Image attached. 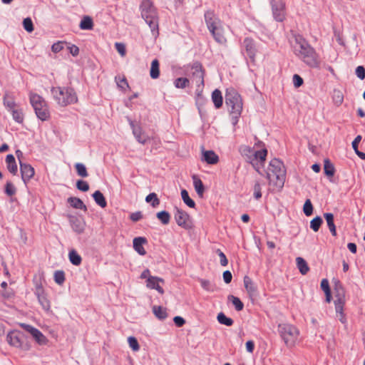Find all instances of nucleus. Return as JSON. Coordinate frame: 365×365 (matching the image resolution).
Returning <instances> with one entry per match:
<instances>
[{"mask_svg":"<svg viewBox=\"0 0 365 365\" xmlns=\"http://www.w3.org/2000/svg\"><path fill=\"white\" fill-rule=\"evenodd\" d=\"M239 151L252 165L255 170L262 174L261 166H263L267 155V150L263 142L258 140L253 148L245 145H241Z\"/></svg>","mask_w":365,"mask_h":365,"instance_id":"obj_1","label":"nucleus"},{"mask_svg":"<svg viewBox=\"0 0 365 365\" xmlns=\"http://www.w3.org/2000/svg\"><path fill=\"white\" fill-rule=\"evenodd\" d=\"M266 174L269 185L272 191H279L284 186L286 176L283 163L277 158L271 160Z\"/></svg>","mask_w":365,"mask_h":365,"instance_id":"obj_2","label":"nucleus"},{"mask_svg":"<svg viewBox=\"0 0 365 365\" xmlns=\"http://www.w3.org/2000/svg\"><path fill=\"white\" fill-rule=\"evenodd\" d=\"M294 52L308 66L317 68L320 66V59L314 48L303 39H297Z\"/></svg>","mask_w":365,"mask_h":365,"instance_id":"obj_3","label":"nucleus"},{"mask_svg":"<svg viewBox=\"0 0 365 365\" xmlns=\"http://www.w3.org/2000/svg\"><path fill=\"white\" fill-rule=\"evenodd\" d=\"M204 16L207 27L215 41L220 44H225L227 43V38L220 19L212 11H206Z\"/></svg>","mask_w":365,"mask_h":365,"instance_id":"obj_4","label":"nucleus"},{"mask_svg":"<svg viewBox=\"0 0 365 365\" xmlns=\"http://www.w3.org/2000/svg\"><path fill=\"white\" fill-rule=\"evenodd\" d=\"M140 10L142 18L148 24L153 36L156 38L159 34L158 16L153 2L150 0H143Z\"/></svg>","mask_w":365,"mask_h":365,"instance_id":"obj_5","label":"nucleus"},{"mask_svg":"<svg viewBox=\"0 0 365 365\" xmlns=\"http://www.w3.org/2000/svg\"><path fill=\"white\" fill-rule=\"evenodd\" d=\"M51 93L56 103L61 106H66L78 101V97L71 88L53 87Z\"/></svg>","mask_w":365,"mask_h":365,"instance_id":"obj_6","label":"nucleus"},{"mask_svg":"<svg viewBox=\"0 0 365 365\" xmlns=\"http://www.w3.org/2000/svg\"><path fill=\"white\" fill-rule=\"evenodd\" d=\"M278 332L287 346L296 345L299 336V331L296 327L290 324H279Z\"/></svg>","mask_w":365,"mask_h":365,"instance_id":"obj_7","label":"nucleus"},{"mask_svg":"<svg viewBox=\"0 0 365 365\" xmlns=\"http://www.w3.org/2000/svg\"><path fill=\"white\" fill-rule=\"evenodd\" d=\"M225 103L232 113L240 115L242 110V101L240 95L233 88L226 90Z\"/></svg>","mask_w":365,"mask_h":365,"instance_id":"obj_8","label":"nucleus"},{"mask_svg":"<svg viewBox=\"0 0 365 365\" xmlns=\"http://www.w3.org/2000/svg\"><path fill=\"white\" fill-rule=\"evenodd\" d=\"M29 98L37 117L41 120H47L50 114L45 100L38 94L34 93H30Z\"/></svg>","mask_w":365,"mask_h":365,"instance_id":"obj_9","label":"nucleus"},{"mask_svg":"<svg viewBox=\"0 0 365 365\" xmlns=\"http://www.w3.org/2000/svg\"><path fill=\"white\" fill-rule=\"evenodd\" d=\"M6 341L10 346L14 347L24 351H27L30 349L26 336L19 330L9 331L6 335Z\"/></svg>","mask_w":365,"mask_h":365,"instance_id":"obj_10","label":"nucleus"},{"mask_svg":"<svg viewBox=\"0 0 365 365\" xmlns=\"http://www.w3.org/2000/svg\"><path fill=\"white\" fill-rule=\"evenodd\" d=\"M334 305L336 317L342 324L346 323L345 314L344 313V307L345 304L344 290L341 286H336L334 292Z\"/></svg>","mask_w":365,"mask_h":365,"instance_id":"obj_11","label":"nucleus"},{"mask_svg":"<svg viewBox=\"0 0 365 365\" xmlns=\"http://www.w3.org/2000/svg\"><path fill=\"white\" fill-rule=\"evenodd\" d=\"M190 82L195 84L197 88V91H202L204 86V71L202 65L199 63H195L191 66V72L190 74Z\"/></svg>","mask_w":365,"mask_h":365,"instance_id":"obj_12","label":"nucleus"},{"mask_svg":"<svg viewBox=\"0 0 365 365\" xmlns=\"http://www.w3.org/2000/svg\"><path fill=\"white\" fill-rule=\"evenodd\" d=\"M272 11L274 19L282 22L286 18V4L284 0H271Z\"/></svg>","mask_w":365,"mask_h":365,"instance_id":"obj_13","label":"nucleus"},{"mask_svg":"<svg viewBox=\"0 0 365 365\" xmlns=\"http://www.w3.org/2000/svg\"><path fill=\"white\" fill-rule=\"evenodd\" d=\"M174 218L178 226L189 230L192 227V221L190 215L184 210L175 207Z\"/></svg>","mask_w":365,"mask_h":365,"instance_id":"obj_14","label":"nucleus"},{"mask_svg":"<svg viewBox=\"0 0 365 365\" xmlns=\"http://www.w3.org/2000/svg\"><path fill=\"white\" fill-rule=\"evenodd\" d=\"M242 48L245 55L252 63H255L257 53V46L254 39L246 37L243 41Z\"/></svg>","mask_w":365,"mask_h":365,"instance_id":"obj_15","label":"nucleus"},{"mask_svg":"<svg viewBox=\"0 0 365 365\" xmlns=\"http://www.w3.org/2000/svg\"><path fill=\"white\" fill-rule=\"evenodd\" d=\"M19 325L29 331L39 345H46L47 344V338L38 329L24 323H21Z\"/></svg>","mask_w":365,"mask_h":365,"instance_id":"obj_16","label":"nucleus"},{"mask_svg":"<svg viewBox=\"0 0 365 365\" xmlns=\"http://www.w3.org/2000/svg\"><path fill=\"white\" fill-rule=\"evenodd\" d=\"M35 294L43 309L46 311H49L51 308V303L47 297L44 289L41 284L36 285Z\"/></svg>","mask_w":365,"mask_h":365,"instance_id":"obj_17","label":"nucleus"},{"mask_svg":"<svg viewBox=\"0 0 365 365\" xmlns=\"http://www.w3.org/2000/svg\"><path fill=\"white\" fill-rule=\"evenodd\" d=\"M20 170L21 174L22 180L25 184L34 176L35 170L34 168L29 164L22 163L20 161Z\"/></svg>","mask_w":365,"mask_h":365,"instance_id":"obj_18","label":"nucleus"},{"mask_svg":"<svg viewBox=\"0 0 365 365\" xmlns=\"http://www.w3.org/2000/svg\"><path fill=\"white\" fill-rule=\"evenodd\" d=\"M164 282L165 281L163 279L153 276L146 280V287L150 289H155L159 294H163L164 289L160 284H164Z\"/></svg>","mask_w":365,"mask_h":365,"instance_id":"obj_19","label":"nucleus"},{"mask_svg":"<svg viewBox=\"0 0 365 365\" xmlns=\"http://www.w3.org/2000/svg\"><path fill=\"white\" fill-rule=\"evenodd\" d=\"M133 248L134 250L142 256L145 255L146 251L143 247V245L147 243V240L143 237H138L133 239Z\"/></svg>","mask_w":365,"mask_h":365,"instance_id":"obj_20","label":"nucleus"},{"mask_svg":"<svg viewBox=\"0 0 365 365\" xmlns=\"http://www.w3.org/2000/svg\"><path fill=\"white\" fill-rule=\"evenodd\" d=\"M131 126L133 128V133L137 140L141 144H145L149 139L148 136L144 133L140 126H135L133 123H131Z\"/></svg>","mask_w":365,"mask_h":365,"instance_id":"obj_21","label":"nucleus"},{"mask_svg":"<svg viewBox=\"0 0 365 365\" xmlns=\"http://www.w3.org/2000/svg\"><path fill=\"white\" fill-rule=\"evenodd\" d=\"M202 160L207 164L215 165L219 162V157L213 150H203Z\"/></svg>","mask_w":365,"mask_h":365,"instance_id":"obj_22","label":"nucleus"},{"mask_svg":"<svg viewBox=\"0 0 365 365\" xmlns=\"http://www.w3.org/2000/svg\"><path fill=\"white\" fill-rule=\"evenodd\" d=\"M6 163L8 170L13 175H16L18 172V167L14 156L9 154L6 157Z\"/></svg>","mask_w":365,"mask_h":365,"instance_id":"obj_23","label":"nucleus"},{"mask_svg":"<svg viewBox=\"0 0 365 365\" xmlns=\"http://www.w3.org/2000/svg\"><path fill=\"white\" fill-rule=\"evenodd\" d=\"M244 282V286L250 296H253L257 292V287L255 284V283L252 282V279L248 277L245 276L243 279Z\"/></svg>","mask_w":365,"mask_h":365,"instance_id":"obj_24","label":"nucleus"},{"mask_svg":"<svg viewBox=\"0 0 365 365\" xmlns=\"http://www.w3.org/2000/svg\"><path fill=\"white\" fill-rule=\"evenodd\" d=\"M324 217L326 220L330 232L334 237H336L337 235V233L336 226L334 222V215L332 213L326 212L324 213Z\"/></svg>","mask_w":365,"mask_h":365,"instance_id":"obj_25","label":"nucleus"},{"mask_svg":"<svg viewBox=\"0 0 365 365\" xmlns=\"http://www.w3.org/2000/svg\"><path fill=\"white\" fill-rule=\"evenodd\" d=\"M212 101L216 108H220L222 106L223 98L220 90L215 89L212 93Z\"/></svg>","mask_w":365,"mask_h":365,"instance_id":"obj_26","label":"nucleus"},{"mask_svg":"<svg viewBox=\"0 0 365 365\" xmlns=\"http://www.w3.org/2000/svg\"><path fill=\"white\" fill-rule=\"evenodd\" d=\"M68 202L73 208L83 210L84 211L87 210V207L84 205L83 202L78 197H71L68 198Z\"/></svg>","mask_w":365,"mask_h":365,"instance_id":"obj_27","label":"nucleus"},{"mask_svg":"<svg viewBox=\"0 0 365 365\" xmlns=\"http://www.w3.org/2000/svg\"><path fill=\"white\" fill-rule=\"evenodd\" d=\"M150 76L153 79H156L160 76V63L158 59H154L151 62Z\"/></svg>","mask_w":365,"mask_h":365,"instance_id":"obj_28","label":"nucleus"},{"mask_svg":"<svg viewBox=\"0 0 365 365\" xmlns=\"http://www.w3.org/2000/svg\"><path fill=\"white\" fill-rule=\"evenodd\" d=\"M192 180L196 192L200 197H202L205 192V187L202 180L195 175L192 177Z\"/></svg>","mask_w":365,"mask_h":365,"instance_id":"obj_29","label":"nucleus"},{"mask_svg":"<svg viewBox=\"0 0 365 365\" xmlns=\"http://www.w3.org/2000/svg\"><path fill=\"white\" fill-rule=\"evenodd\" d=\"M296 263L297 268L299 269L300 273L303 275L306 274L309 270V267L307 263V262L300 257L296 258Z\"/></svg>","mask_w":365,"mask_h":365,"instance_id":"obj_30","label":"nucleus"},{"mask_svg":"<svg viewBox=\"0 0 365 365\" xmlns=\"http://www.w3.org/2000/svg\"><path fill=\"white\" fill-rule=\"evenodd\" d=\"M79 27L82 30H92L93 28V21L91 17L88 16H83L80 22Z\"/></svg>","mask_w":365,"mask_h":365,"instance_id":"obj_31","label":"nucleus"},{"mask_svg":"<svg viewBox=\"0 0 365 365\" xmlns=\"http://www.w3.org/2000/svg\"><path fill=\"white\" fill-rule=\"evenodd\" d=\"M93 197L96 202V203L99 205L100 207H101L102 208H104L106 207L107 205V202L106 200V198L105 197L103 196V193L99 191V190H96L93 194Z\"/></svg>","mask_w":365,"mask_h":365,"instance_id":"obj_32","label":"nucleus"},{"mask_svg":"<svg viewBox=\"0 0 365 365\" xmlns=\"http://www.w3.org/2000/svg\"><path fill=\"white\" fill-rule=\"evenodd\" d=\"M153 312L155 316L159 319H165L168 317L166 309L161 306H153Z\"/></svg>","mask_w":365,"mask_h":365,"instance_id":"obj_33","label":"nucleus"},{"mask_svg":"<svg viewBox=\"0 0 365 365\" xmlns=\"http://www.w3.org/2000/svg\"><path fill=\"white\" fill-rule=\"evenodd\" d=\"M321 288L324 292L326 295V302L329 303L331 302V290L329 288V283L328 279H323L321 282Z\"/></svg>","mask_w":365,"mask_h":365,"instance_id":"obj_34","label":"nucleus"},{"mask_svg":"<svg viewBox=\"0 0 365 365\" xmlns=\"http://www.w3.org/2000/svg\"><path fill=\"white\" fill-rule=\"evenodd\" d=\"M324 171L328 177H333L334 175V166L329 159H325L324 161Z\"/></svg>","mask_w":365,"mask_h":365,"instance_id":"obj_35","label":"nucleus"},{"mask_svg":"<svg viewBox=\"0 0 365 365\" xmlns=\"http://www.w3.org/2000/svg\"><path fill=\"white\" fill-rule=\"evenodd\" d=\"M68 257L70 262L73 265L78 266L81 264L82 258L76 250H72L71 251H70L68 254Z\"/></svg>","mask_w":365,"mask_h":365,"instance_id":"obj_36","label":"nucleus"},{"mask_svg":"<svg viewBox=\"0 0 365 365\" xmlns=\"http://www.w3.org/2000/svg\"><path fill=\"white\" fill-rule=\"evenodd\" d=\"M217 319L220 324L227 327L232 326L234 323V321L231 318L227 317L223 312H220L217 314Z\"/></svg>","mask_w":365,"mask_h":365,"instance_id":"obj_37","label":"nucleus"},{"mask_svg":"<svg viewBox=\"0 0 365 365\" xmlns=\"http://www.w3.org/2000/svg\"><path fill=\"white\" fill-rule=\"evenodd\" d=\"M12 114L13 119L19 123H22L24 119V113L21 109L18 107L10 111Z\"/></svg>","mask_w":365,"mask_h":365,"instance_id":"obj_38","label":"nucleus"},{"mask_svg":"<svg viewBox=\"0 0 365 365\" xmlns=\"http://www.w3.org/2000/svg\"><path fill=\"white\" fill-rule=\"evenodd\" d=\"M333 101L336 106H340L344 101V95L342 92L339 89H334L332 96Z\"/></svg>","mask_w":365,"mask_h":365,"instance_id":"obj_39","label":"nucleus"},{"mask_svg":"<svg viewBox=\"0 0 365 365\" xmlns=\"http://www.w3.org/2000/svg\"><path fill=\"white\" fill-rule=\"evenodd\" d=\"M156 217L163 225H168L170 222V215L167 211L158 212Z\"/></svg>","mask_w":365,"mask_h":365,"instance_id":"obj_40","label":"nucleus"},{"mask_svg":"<svg viewBox=\"0 0 365 365\" xmlns=\"http://www.w3.org/2000/svg\"><path fill=\"white\" fill-rule=\"evenodd\" d=\"M228 300L232 303L237 311H241L243 309L244 304L238 297L233 295H229Z\"/></svg>","mask_w":365,"mask_h":365,"instance_id":"obj_41","label":"nucleus"},{"mask_svg":"<svg viewBox=\"0 0 365 365\" xmlns=\"http://www.w3.org/2000/svg\"><path fill=\"white\" fill-rule=\"evenodd\" d=\"M181 197L183 202L190 207L194 208L195 207V202L189 197L188 192L186 190L181 191Z\"/></svg>","mask_w":365,"mask_h":365,"instance_id":"obj_42","label":"nucleus"},{"mask_svg":"<svg viewBox=\"0 0 365 365\" xmlns=\"http://www.w3.org/2000/svg\"><path fill=\"white\" fill-rule=\"evenodd\" d=\"M322 223L323 220L322 217L319 216H317L311 220L310 227L313 231L317 232L319 230Z\"/></svg>","mask_w":365,"mask_h":365,"instance_id":"obj_43","label":"nucleus"},{"mask_svg":"<svg viewBox=\"0 0 365 365\" xmlns=\"http://www.w3.org/2000/svg\"><path fill=\"white\" fill-rule=\"evenodd\" d=\"M147 202H150L153 207H156L160 205V200L155 192L150 193L145 197Z\"/></svg>","mask_w":365,"mask_h":365,"instance_id":"obj_44","label":"nucleus"},{"mask_svg":"<svg viewBox=\"0 0 365 365\" xmlns=\"http://www.w3.org/2000/svg\"><path fill=\"white\" fill-rule=\"evenodd\" d=\"M174 85L178 88H185L190 86V80L187 78H178L175 80Z\"/></svg>","mask_w":365,"mask_h":365,"instance_id":"obj_45","label":"nucleus"},{"mask_svg":"<svg viewBox=\"0 0 365 365\" xmlns=\"http://www.w3.org/2000/svg\"><path fill=\"white\" fill-rule=\"evenodd\" d=\"M75 168L77 172V174L82 177V178H86L88 176V173L87 172L86 166L81 163H77L75 165Z\"/></svg>","mask_w":365,"mask_h":365,"instance_id":"obj_46","label":"nucleus"},{"mask_svg":"<svg viewBox=\"0 0 365 365\" xmlns=\"http://www.w3.org/2000/svg\"><path fill=\"white\" fill-rule=\"evenodd\" d=\"M115 80L117 86L123 91H125L126 88H129L128 83L125 76H116Z\"/></svg>","mask_w":365,"mask_h":365,"instance_id":"obj_47","label":"nucleus"},{"mask_svg":"<svg viewBox=\"0 0 365 365\" xmlns=\"http://www.w3.org/2000/svg\"><path fill=\"white\" fill-rule=\"evenodd\" d=\"M54 281L59 285H61L65 281V273L63 271L58 270L54 273Z\"/></svg>","mask_w":365,"mask_h":365,"instance_id":"obj_48","label":"nucleus"},{"mask_svg":"<svg viewBox=\"0 0 365 365\" xmlns=\"http://www.w3.org/2000/svg\"><path fill=\"white\" fill-rule=\"evenodd\" d=\"M303 211L306 216H310L313 212V206L309 199H307L303 207Z\"/></svg>","mask_w":365,"mask_h":365,"instance_id":"obj_49","label":"nucleus"},{"mask_svg":"<svg viewBox=\"0 0 365 365\" xmlns=\"http://www.w3.org/2000/svg\"><path fill=\"white\" fill-rule=\"evenodd\" d=\"M4 104L9 111H11L18 107L12 98H8L6 96H5L4 98Z\"/></svg>","mask_w":365,"mask_h":365,"instance_id":"obj_50","label":"nucleus"},{"mask_svg":"<svg viewBox=\"0 0 365 365\" xmlns=\"http://www.w3.org/2000/svg\"><path fill=\"white\" fill-rule=\"evenodd\" d=\"M128 342L129 346L134 351H137L140 349L139 344H138L137 339L134 336H129L128 338Z\"/></svg>","mask_w":365,"mask_h":365,"instance_id":"obj_51","label":"nucleus"},{"mask_svg":"<svg viewBox=\"0 0 365 365\" xmlns=\"http://www.w3.org/2000/svg\"><path fill=\"white\" fill-rule=\"evenodd\" d=\"M23 26L24 29L28 32H32L34 31V24L30 18H26L24 19Z\"/></svg>","mask_w":365,"mask_h":365,"instance_id":"obj_52","label":"nucleus"},{"mask_svg":"<svg viewBox=\"0 0 365 365\" xmlns=\"http://www.w3.org/2000/svg\"><path fill=\"white\" fill-rule=\"evenodd\" d=\"M16 192L14 185L11 182H7L5 185V192L9 196L14 195Z\"/></svg>","mask_w":365,"mask_h":365,"instance_id":"obj_53","label":"nucleus"},{"mask_svg":"<svg viewBox=\"0 0 365 365\" xmlns=\"http://www.w3.org/2000/svg\"><path fill=\"white\" fill-rule=\"evenodd\" d=\"M76 187L81 191L86 192L89 190V185L87 182L79 180L76 182Z\"/></svg>","mask_w":365,"mask_h":365,"instance_id":"obj_54","label":"nucleus"},{"mask_svg":"<svg viewBox=\"0 0 365 365\" xmlns=\"http://www.w3.org/2000/svg\"><path fill=\"white\" fill-rule=\"evenodd\" d=\"M200 283L201 284V287L206 291L208 292H213L214 289L209 280L200 279Z\"/></svg>","mask_w":365,"mask_h":365,"instance_id":"obj_55","label":"nucleus"},{"mask_svg":"<svg viewBox=\"0 0 365 365\" xmlns=\"http://www.w3.org/2000/svg\"><path fill=\"white\" fill-rule=\"evenodd\" d=\"M115 47L117 51L119 53V54L121 56H125L126 49H125V44H123L122 43H115Z\"/></svg>","mask_w":365,"mask_h":365,"instance_id":"obj_56","label":"nucleus"},{"mask_svg":"<svg viewBox=\"0 0 365 365\" xmlns=\"http://www.w3.org/2000/svg\"><path fill=\"white\" fill-rule=\"evenodd\" d=\"M304 81L302 78L298 74H294L293 76V83L295 88H299L302 86Z\"/></svg>","mask_w":365,"mask_h":365,"instance_id":"obj_57","label":"nucleus"},{"mask_svg":"<svg viewBox=\"0 0 365 365\" xmlns=\"http://www.w3.org/2000/svg\"><path fill=\"white\" fill-rule=\"evenodd\" d=\"M217 253L218 254V256L220 257V264L223 267L227 266L228 264V260L225 255L220 250H217Z\"/></svg>","mask_w":365,"mask_h":365,"instance_id":"obj_58","label":"nucleus"},{"mask_svg":"<svg viewBox=\"0 0 365 365\" xmlns=\"http://www.w3.org/2000/svg\"><path fill=\"white\" fill-rule=\"evenodd\" d=\"M254 197L257 200L262 197L261 186L258 182H257L254 185Z\"/></svg>","mask_w":365,"mask_h":365,"instance_id":"obj_59","label":"nucleus"},{"mask_svg":"<svg viewBox=\"0 0 365 365\" xmlns=\"http://www.w3.org/2000/svg\"><path fill=\"white\" fill-rule=\"evenodd\" d=\"M356 75L361 80L365 78V68L362 66H359L356 68Z\"/></svg>","mask_w":365,"mask_h":365,"instance_id":"obj_60","label":"nucleus"},{"mask_svg":"<svg viewBox=\"0 0 365 365\" xmlns=\"http://www.w3.org/2000/svg\"><path fill=\"white\" fill-rule=\"evenodd\" d=\"M63 48V42L58 41L55 43L51 46V50L53 53H58Z\"/></svg>","mask_w":365,"mask_h":365,"instance_id":"obj_61","label":"nucleus"},{"mask_svg":"<svg viewBox=\"0 0 365 365\" xmlns=\"http://www.w3.org/2000/svg\"><path fill=\"white\" fill-rule=\"evenodd\" d=\"M68 49L69 52L71 53V54L73 56H76L79 53V48L76 45L72 44V45L68 46Z\"/></svg>","mask_w":365,"mask_h":365,"instance_id":"obj_62","label":"nucleus"},{"mask_svg":"<svg viewBox=\"0 0 365 365\" xmlns=\"http://www.w3.org/2000/svg\"><path fill=\"white\" fill-rule=\"evenodd\" d=\"M130 218L133 222H137L143 218L141 212H135L130 215Z\"/></svg>","mask_w":365,"mask_h":365,"instance_id":"obj_63","label":"nucleus"},{"mask_svg":"<svg viewBox=\"0 0 365 365\" xmlns=\"http://www.w3.org/2000/svg\"><path fill=\"white\" fill-rule=\"evenodd\" d=\"M232 279V273L227 270L223 272V279L226 284H229L231 282Z\"/></svg>","mask_w":365,"mask_h":365,"instance_id":"obj_64","label":"nucleus"}]
</instances>
